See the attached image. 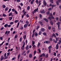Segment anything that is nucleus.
<instances>
[{
	"label": "nucleus",
	"mask_w": 61,
	"mask_h": 61,
	"mask_svg": "<svg viewBox=\"0 0 61 61\" xmlns=\"http://www.w3.org/2000/svg\"><path fill=\"white\" fill-rule=\"evenodd\" d=\"M44 20H45L47 22H48V20L46 18H44Z\"/></svg>",
	"instance_id": "nucleus-16"
},
{
	"label": "nucleus",
	"mask_w": 61,
	"mask_h": 61,
	"mask_svg": "<svg viewBox=\"0 0 61 61\" xmlns=\"http://www.w3.org/2000/svg\"><path fill=\"white\" fill-rule=\"evenodd\" d=\"M58 38H57L56 37V40L57 41L58 40Z\"/></svg>",
	"instance_id": "nucleus-49"
},
{
	"label": "nucleus",
	"mask_w": 61,
	"mask_h": 61,
	"mask_svg": "<svg viewBox=\"0 0 61 61\" xmlns=\"http://www.w3.org/2000/svg\"><path fill=\"white\" fill-rule=\"evenodd\" d=\"M45 54L44 53L42 54V56H43L44 57H45Z\"/></svg>",
	"instance_id": "nucleus-50"
},
{
	"label": "nucleus",
	"mask_w": 61,
	"mask_h": 61,
	"mask_svg": "<svg viewBox=\"0 0 61 61\" xmlns=\"http://www.w3.org/2000/svg\"><path fill=\"white\" fill-rule=\"evenodd\" d=\"M60 23L59 22H58V23H56L57 25H58V29L59 30H60L61 29L59 26Z\"/></svg>",
	"instance_id": "nucleus-2"
},
{
	"label": "nucleus",
	"mask_w": 61,
	"mask_h": 61,
	"mask_svg": "<svg viewBox=\"0 0 61 61\" xmlns=\"http://www.w3.org/2000/svg\"><path fill=\"white\" fill-rule=\"evenodd\" d=\"M43 35H46V33H43Z\"/></svg>",
	"instance_id": "nucleus-56"
},
{
	"label": "nucleus",
	"mask_w": 61,
	"mask_h": 61,
	"mask_svg": "<svg viewBox=\"0 0 61 61\" xmlns=\"http://www.w3.org/2000/svg\"><path fill=\"white\" fill-rule=\"evenodd\" d=\"M8 44H9V43H5V45L6 46H7L8 45Z\"/></svg>",
	"instance_id": "nucleus-42"
},
{
	"label": "nucleus",
	"mask_w": 61,
	"mask_h": 61,
	"mask_svg": "<svg viewBox=\"0 0 61 61\" xmlns=\"http://www.w3.org/2000/svg\"><path fill=\"white\" fill-rule=\"evenodd\" d=\"M35 0H32V1L30 3L31 4H32L34 3V1Z\"/></svg>",
	"instance_id": "nucleus-14"
},
{
	"label": "nucleus",
	"mask_w": 61,
	"mask_h": 61,
	"mask_svg": "<svg viewBox=\"0 0 61 61\" xmlns=\"http://www.w3.org/2000/svg\"><path fill=\"white\" fill-rule=\"evenodd\" d=\"M22 38L21 37L20 38V41L21 42L22 41Z\"/></svg>",
	"instance_id": "nucleus-43"
},
{
	"label": "nucleus",
	"mask_w": 61,
	"mask_h": 61,
	"mask_svg": "<svg viewBox=\"0 0 61 61\" xmlns=\"http://www.w3.org/2000/svg\"><path fill=\"white\" fill-rule=\"evenodd\" d=\"M50 15L51 16V19H55V18L52 16V15L51 13Z\"/></svg>",
	"instance_id": "nucleus-5"
},
{
	"label": "nucleus",
	"mask_w": 61,
	"mask_h": 61,
	"mask_svg": "<svg viewBox=\"0 0 61 61\" xmlns=\"http://www.w3.org/2000/svg\"><path fill=\"white\" fill-rule=\"evenodd\" d=\"M8 7H6L5 9V11H6L8 10Z\"/></svg>",
	"instance_id": "nucleus-38"
},
{
	"label": "nucleus",
	"mask_w": 61,
	"mask_h": 61,
	"mask_svg": "<svg viewBox=\"0 0 61 61\" xmlns=\"http://www.w3.org/2000/svg\"><path fill=\"white\" fill-rule=\"evenodd\" d=\"M10 52H9L7 53V56H9L10 55Z\"/></svg>",
	"instance_id": "nucleus-32"
},
{
	"label": "nucleus",
	"mask_w": 61,
	"mask_h": 61,
	"mask_svg": "<svg viewBox=\"0 0 61 61\" xmlns=\"http://www.w3.org/2000/svg\"><path fill=\"white\" fill-rule=\"evenodd\" d=\"M2 15L3 17H5L6 16V15L4 14H3Z\"/></svg>",
	"instance_id": "nucleus-29"
},
{
	"label": "nucleus",
	"mask_w": 61,
	"mask_h": 61,
	"mask_svg": "<svg viewBox=\"0 0 61 61\" xmlns=\"http://www.w3.org/2000/svg\"><path fill=\"white\" fill-rule=\"evenodd\" d=\"M48 20H51V17L50 16L48 18Z\"/></svg>",
	"instance_id": "nucleus-19"
},
{
	"label": "nucleus",
	"mask_w": 61,
	"mask_h": 61,
	"mask_svg": "<svg viewBox=\"0 0 61 61\" xmlns=\"http://www.w3.org/2000/svg\"><path fill=\"white\" fill-rule=\"evenodd\" d=\"M56 53L55 52L54 54V55L55 56H56Z\"/></svg>",
	"instance_id": "nucleus-63"
},
{
	"label": "nucleus",
	"mask_w": 61,
	"mask_h": 61,
	"mask_svg": "<svg viewBox=\"0 0 61 61\" xmlns=\"http://www.w3.org/2000/svg\"><path fill=\"white\" fill-rule=\"evenodd\" d=\"M29 49V46L27 45L26 46V50H28Z\"/></svg>",
	"instance_id": "nucleus-11"
},
{
	"label": "nucleus",
	"mask_w": 61,
	"mask_h": 61,
	"mask_svg": "<svg viewBox=\"0 0 61 61\" xmlns=\"http://www.w3.org/2000/svg\"><path fill=\"white\" fill-rule=\"evenodd\" d=\"M28 25H27L26 24H25L24 25V28H26L27 26Z\"/></svg>",
	"instance_id": "nucleus-17"
},
{
	"label": "nucleus",
	"mask_w": 61,
	"mask_h": 61,
	"mask_svg": "<svg viewBox=\"0 0 61 61\" xmlns=\"http://www.w3.org/2000/svg\"><path fill=\"white\" fill-rule=\"evenodd\" d=\"M12 17H10L9 18V20H12Z\"/></svg>",
	"instance_id": "nucleus-23"
},
{
	"label": "nucleus",
	"mask_w": 61,
	"mask_h": 61,
	"mask_svg": "<svg viewBox=\"0 0 61 61\" xmlns=\"http://www.w3.org/2000/svg\"><path fill=\"white\" fill-rule=\"evenodd\" d=\"M10 33V31H6L5 33V34H7V35H8V34L9 33Z\"/></svg>",
	"instance_id": "nucleus-12"
},
{
	"label": "nucleus",
	"mask_w": 61,
	"mask_h": 61,
	"mask_svg": "<svg viewBox=\"0 0 61 61\" xmlns=\"http://www.w3.org/2000/svg\"><path fill=\"white\" fill-rule=\"evenodd\" d=\"M30 9V7L29 6H28L27 7V9L28 10H29Z\"/></svg>",
	"instance_id": "nucleus-27"
},
{
	"label": "nucleus",
	"mask_w": 61,
	"mask_h": 61,
	"mask_svg": "<svg viewBox=\"0 0 61 61\" xmlns=\"http://www.w3.org/2000/svg\"><path fill=\"white\" fill-rule=\"evenodd\" d=\"M26 35H24V39H25L26 38Z\"/></svg>",
	"instance_id": "nucleus-55"
},
{
	"label": "nucleus",
	"mask_w": 61,
	"mask_h": 61,
	"mask_svg": "<svg viewBox=\"0 0 61 61\" xmlns=\"http://www.w3.org/2000/svg\"><path fill=\"white\" fill-rule=\"evenodd\" d=\"M56 3L58 5H59V3L58 1H56Z\"/></svg>",
	"instance_id": "nucleus-39"
},
{
	"label": "nucleus",
	"mask_w": 61,
	"mask_h": 61,
	"mask_svg": "<svg viewBox=\"0 0 61 61\" xmlns=\"http://www.w3.org/2000/svg\"><path fill=\"white\" fill-rule=\"evenodd\" d=\"M53 41L56 43L57 42V41H56L55 39H53Z\"/></svg>",
	"instance_id": "nucleus-24"
},
{
	"label": "nucleus",
	"mask_w": 61,
	"mask_h": 61,
	"mask_svg": "<svg viewBox=\"0 0 61 61\" xmlns=\"http://www.w3.org/2000/svg\"><path fill=\"white\" fill-rule=\"evenodd\" d=\"M4 56H2L0 59V60L1 61L3 60L4 59Z\"/></svg>",
	"instance_id": "nucleus-13"
},
{
	"label": "nucleus",
	"mask_w": 61,
	"mask_h": 61,
	"mask_svg": "<svg viewBox=\"0 0 61 61\" xmlns=\"http://www.w3.org/2000/svg\"><path fill=\"white\" fill-rule=\"evenodd\" d=\"M32 45L33 46V48H35L36 47V46L35 45Z\"/></svg>",
	"instance_id": "nucleus-22"
},
{
	"label": "nucleus",
	"mask_w": 61,
	"mask_h": 61,
	"mask_svg": "<svg viewBox=\"0 0 61 61\" xmlns=\"http://www.w3.org/2000/svg\"><path fill=\"white\" fill-rule=\"evenodd\" d=\"M38 51L39 52V53H41V51L40 49H38Z\"/></svg>",
	"instance_id": "nucleus-36"
},
{
	"label": "nucleus",
	"mask_w": 61,
	"mask_h": 61,
	"mask_svg": "<svg viewBox=\"0 0 61 61\" xmlns=\"http://www.w3.org/2000/svg\"><path fill=\"white\" fill-rule=\"evenodd\" d=\"M15 58H16L15 57H14L12 59V60H15Z\"/></svg>",
	"instance_id": "nucleus-47"
},
{
	"label": "nucleus",
	"mask_w": 61,
	"mask_h": 61,
	"mask_svg": "<svg viewBox=\"0 0 61 61\" xmlns=\"http://www.w3.org/2000/svg\"><path fill=\"white\" fill-rule=\"evenodd\" d=\"M46 12H44V10H43L42 11H40V12L41 13H45Z\"/></svg>",
	"instance_id": "nucleus-9"
},
{
	"label": "nucleus",
	"mask_w": 61,
	"mask_h": 61,
	"mask_svg": "<svg viewBox=\"0 0 61 61\" xmlns=\"http://www.w3.org/2000/svg\"><path fill=\"white\" fill-rule=\"evenodd\" d=\"M25 42H24V43L23 44L22 47H21V49H22V50H24V46L25 45Z\"/></svg>",
	"instance_id": "nucleus-1"
},
{
	"label": "nucleus",
	"mask_w": 61,
	"mask_h": 61,
	"mask_svg": "<svg viewBox=\"0 0 61 61\" xmlns=\"http://www.w3.org/2000/svg\"><path fill=\"white\" fill-rule=\"evenodd\" d=\"M19 22H18L17 24V28L18 27V26H19Z\"/></svg>",
	"instance_id": "nucleus-37"
},
{
	"label": "nucleus",
	"mask_w": 61,
	"mask_h": 61,
	"mask_svg": "<svg viewBox=\"0 0 61 61\" xmlns=\"http://www.w3.org/2000/svg\"><path fill=\"white\" fill-rule=\"evenodd\" d=\"M59 20L61 22V16L60 17L59 19Z\"/></svg>",
	"instance_id": "nucleus-64"
},
{
	"label": "nucleus",
	"mask_w": 61,
	"mask_h": 61,
	"mask_svg": "<svg viewBox=\"0 0 61 61\" xmlns=\"http://www.w3.org/2000/svg\"><path fill=\"white\" fill-rule=\"evenodd\" d=\"M23 27H21V28H20V29L21 30H22L23 29Z\"/></svg>",
	"instance_id": "nucleus-54"
},
{
	"label": "nucleus",
	"mask_w": 61,
	"mask_h": 61,
	"mask_svg": "<svg viewBox=\"0 0 61 61\" xmlns=\"http://www.w3.org/2000/svg\"><path fill=\"white\" fill-rule=\"evenodd\" d=\"M12 15V13L11 12L10 14L9 15V16H10L11 15Z\"/></svg>",
	"instance_id": "nucleus-48"
},
{
	"label": "nucleus",
	"mask_w": 61,
	"mask_h": 61,
	"mask_svg": "<svg viewBox=\"0 0 61 61\" xmlns=\"http://www.w3.org/2000/svg\"><path fill=\"white\" fill-rule=\"evenodd\" d=\"M39 23L42 26L43 25V24L42 23V22L40 21L39 22Z\"/></svg>",
	"instance_id": "nucleus-20"
},
{
	"label": "nucleus",
	"mask_w": 61,
	"mask_h": 61,
	"mask_svg": "<svg viewBox=\"0 0 61 61\" xmlns=\"http://www.w3.org/2000/svg\"><path fill=\"white\" fill-rule=\"evenodd\" d=\"M49 13H50V12L49 11H48L46 13V14L47 15H48Z\"/></svg>",
	"instance_id": "nucleus-61"
},
{
	"label": "nucleus",
	"mask_w": 61,
	"mask_h": 61,
	"mask_svg": "<svg viewBox=\"0 0 61 61\" xmlns=\"http://www.w3.org/2000/svg\"><path fill=\"white\" fill-rule=\"evenodd\" d=\"M29 56L30 58H31L32 57V55L31 54H30L29 55Z\"/></svg>",
	"instance_id": "nucleus-15"
},
{
	"label": "nucleus",
	"mask_w": 61,
	"mask_h": 61,
	"mask_svg": "<svg viewBox=\"0 0 61 61\" xmlns=\"http://www.w3.org/2000/svg\"><path fill=\"white\" fill-rule=\"evenodd\" d=\"M20 54L18 55V59H19V58L20 57Z\"/></svg>",
	"instance_id": "nucleus-26"
},
{
	"label": "nucleus",
	"mask_w": 61,
	"mask_h": 61,
	"mask_svg": "<svg viewBox=\"0 0 61 61\" xmlns=\"http://www.w3.org/2000/svg\"><path fill=\"white\" fill-rule=\"evenodd\" d=\"M52 47V46H50L48 47V49H51Z\"/></svg>",
	"instance_id": "nucleus-41"
},
{
	"label": "nucleus",
	"mask_w": 61,
	"mask_h": 61,
	"mask_svg": "<svg viewBox=\"0 0 61 61\" xmlns=\"http://www.w3.org/2000/svg\"><path fill=\"white\" fill-rule=\"evenodd\" d=\"M18 8L20 10H21V7L20 6H19L18 7Z\"/></svg>",
	"instance_id": "nucleus-44"
},
{
	"label": "nucleus",
	"mask_w": 61,
	"mask_h": 61,
	"mask_svg": "<svg viewBox=\"0 0 61 61\" xmlns=\"http://www.w3.org/2000/svg\"><path fill=\"white\" fill-rule=\"evenodd\" d=\"M13 22H11L10 23V25H12V24H13Z\"/></svg>",
	"instance_id": "nucleus-53"
},
{
	"label": "nucleus",
	"mask_w": 61,
	"mask_h": 61,
	"mask_svg": "<svg viewBox=\"0 0 61 61\" xmlns=\"http://www.w3.org/2000/svg\"><path fill=\"white\" fill-rule=\"evenodd\" d=\"M7 26L8 27V24H6L4 25V27H6Z\"/></svg>",
	"instance_id": "nucleus-33"
},
{
	"label": "nucleus",
	"mask_w": 61,
	"mask_h": 61,
	"mask_svg": "<svg viewBox=\"0 0 61 61\" xmlns=\"http://www.w3.org/2000/svg\"><path fill=\"white\" fill-rule=\"evenodd\" d=\"M32 44L33 45H34L35 44V42L34 41H32Z\"/></svg>",
	"instance_id": "nucleus-51"
},
{
	"label": "nucleus",
	"mask_w": 61,
	"mask_h": 61,
	"mask_svg": "<svg viewBox=\"0 0 61 61\" xmlns=\"http://www.w3.org/2000/svg\"><path fill=\"white\" fill-rule=\"evenodd\" d=\"M23 12L24 13V14L23 15H26V12L25 11V10L24 9L23 11Z\"/></svg>",
	"instance_id": "nucleus-6"
},
{
	"label": "nucleus",
	"mask_w": 61,
	"mask_h": 61,
	"mask_svg": "<svg viewBox=\"0 0 61 61\" xmlns=\"http://www.w3.org/2000/svg\"><path fill=\"white\" fill-rule=\"evenodd\" d=\"M12 11L13 12H14L15 11V10L14 9H13L12 10Z\"/></svg>",
	"instance_id": "nucleus-45"
},
{
	"label": "nucleus",
	"mask_w": 61,
	"mask_h": 61,
	"mask_svg": "<svg viewBox=\"0 0 61 61\" xmlns=\"http://www.w3.org/2000/svg\"><path fill=\"white\" fill-rule=\"evenodd\" d=\"M18 21H19L18 20H15V23H17L18 22Z\"/></svg>",
	"instance_id": "nucleus-25"
},
{
	"label": "nucleus",
	"mask_w": 61,
	"mask_h": 61,
	"mask_svg": "<svg viewBox=\"0 0 61 61\" xmlns=\"http://www.w3.org/2000/svg\"><path fill=\"white\" fill-rule=\"evenodd\" d=\"M48 54H47L46 56V58H47L48 56Z\"/></svg>",
	"instance_id": "nucleus-40"
},
{
	"label": "nucleus",
	"mask_w": 61,
	"mask_h": 61,
	"mask_svg": "<svg viewBox=\"0 0 61 61\" xmlns=\"http://www.w3.org/2000/svg\"><path fill=\"white\" fill-rule=\"evenodd\" d=\"M52 10V8H50L49 9V10Z\"/></svg>",
	"instance_id": "nucleus-58"
},
{
	"label": "nucleus",
	"mask_w": 61,
	"mask_h": 61,
	"mask_svg": "<svg viewBox=\"0 0 61 61\" xmlns=\"http://www.w3.org/2000/svg\"><path fill=\"white\" fill-rule=\"evenodd\" d=\"M5 41H4L2 42V43L0 44V47H1V45H3V44L5 42Z\"/></svg>",
	"instance_id": "nucleus-18"
},
{
	"label": "nucleus",
	"mask_w": 61,
	"mask_h": 61,
	"mask_svg": "<svg viewBox=\"0 0 61 61\" xmlns=\"http://www.w3.org/2000/svg\"><path fill=\"white\" fill-rule=\"evenodd\" d=\"M39 28V26H37L36 27V29L38 30Z\"/></svg>",
	"instance_id": "nucleus-34"
},
{
	"label": "nucleus",
	"mask_w": 61,
	"mask_h": 61,
	"mask_svg": "<svg viewBox=\"0 0 61 61\" xmlns=\"http://www.w3.org/2000/svg\"><path fill=\"white\" fill-rule=\"evenodd\" d=\"M2 7L3 8H5L6 6L5 5H3L2 6Z\"/></svg>",
	"instance_id": "nucleus-21"
},
{
	"label": "nucleus",
	"mask_w": 61,
	"mask_h": 61,
	"mask_svg": "<svg viewBox=\"0 0 61 61\" xmlns=\"http://www.w3.org/2000/svg\"><path fill=\"white\" fill-rule=\"evenodd\" d=\"M53 0H50V2H51L52 3H53Z\"/></svg>",
	"instance_id": "nucleus-30"
},
{
	"label": "nucleus",
	"mask_w": 61,
	"mask_h": 61,
	"mask_svg": "<svg viewBox=\"0 0 61 61\" xmlns=\"http://www.w3.org/2000/svg\"><path fill=\"white\" fill-rule=\"evenodd\" d=\"M41 31H40L39 32V35H41Z\"/></svg>",
	"instance_id": "nucleus-52"
},
{
	"label": "nucleus",
	"mask_w": 61,
	"mask_h": 61,
	"mask_svg": "<svg viewBox=\"0 0 61 61\" xmlns=\"http://www.w3.org/2000/svg\"><path fill=\"white\" fill-rule=\"evenodd\" d=\"M6 53H5L4 54V56L5 57H6Z\"/></svg>",
	"instance_id": "nucleus-60"
},
{
	"label": "nucleus",
	"mask_w": 61,
	"mask_h": 61,
	"mask_svg": "<svg viewBox=\"0 0 61 61\" xmlns=\"http://www.w3.org/2000/svg\"><path fill=\"white\" fill-rule=\"evenodd\" d=\"M45 30V29L44 28H42L41 29V31H42L44 32Z\"/></svg>",
	"instance_id": "nucleus-8"
},
{
	"label": "nucleus",
	"mask_w": 61,
	"mask_h": 61,
	"mask_svg": "<svg viewBox=\"0 0 61 61\" xmlns=\"http://www.w3.org/2000/svg\"><path fill=\"white\" fill-rule=\"evenodd\" d=\"M40 45V43L39 42L38 43L37 45L38 47Z\"/></svg>",
	"instance_id": "nucleus-28"
},
{
	"label": "nucleus",
	"mask_w": 61,
	"mask_h": 61,
	"mask_svg": "<svg viewBox=\"0 0 61 61\" xmlns=\"http://www.w3.org/2000/svg\"><path fill=\"white\" fill-rule=\"evenodd\" d=\"M26 23L27 24V25H28L29 23L27 21H26Z\"/></svg>",
	"instance_id": "nucleus-46"
},
{
	"label": "nucleus",
	"mask_w": 61,
	"mask_h": 61,
	"mask_svg": "<svg viewBox=\"0 0 61 61\" xmlns=\"http://www.w3.org/2000/svg\"><path fill=\"white\" fill-rule=\"evenodd\" d=\"M11 26V25H7V27H10Z\"/></svg>",
	"instance_id": "nucleus-59"
},
{
	"label": "nucleus",
	"mask_w": 61,
	"mask_h": 61,
	"mask_svg": "<svg viewBox=\"0 0 61 61\" xmlns=\"http://www.w3.org/2000/svg\"><path fill=\"white\" fill-rule=\"evenodd\" d=\"M42 58H40V59L39 60V61H42Z\"/></svg>",
	"instance_id": "nucleus-57"
},
{
	"label": "nucleus",
	"mask_w": 61,
	"mask_h": 61,
	"mask_svg": "<svg viewBox=\"0 0 61 61\" xmlns=\"http://www.w3.org/2000/svg\"><path fill=\"white\" fill-rule=\"evenodd\" d=\"M56 6V5H52L51 4H50L49 6H52V8H53V7Z\"/></svg>",
	"instance_id": "nucleus-4"
},
{
	"label": "nucleus",
	"mask_w": 61,
	"mask_h": 61,
	"mask_svg": "<svg viewBox=\"0 0 61 61\" xmlns=\"http://www.w3.org/2000/svg\"><path fill=\"white\" fill-rule=\"evenodd\" d=\"M51 24V25H52L53 24V22H52V21H51V22H50Z\"/></svg>",
	"instance_id": "nucleus-31"
},
{
	"label": "nucleus",
	"mask_w": 61,
	"mask_h": 61,
	"mask_svg": "<svg viewBox=\"0 0 61 61\" xmlns=\"http://www.w3.org/2000/svg\"><path fill=\"white\" fill-rule=\"evenodd\" d=\"M44 4V5L45 6L46 5V1L45 0H44L43 1Z\"/></svg>",
	"instance_id": "nucleus-7"
},
{
	"label": "nucleus",
	"mask_w": 61,
	"mask_h": 61,
	"mask_svg": "<svg viewBox=\"0 0 61 61\" xmlns=\"http://www.w3.org/2000/svg\"><path fill=\"white\" fill-rule=\"evenodd\" d=\"M38 8H37L34 11H33V14H34V13H36V11H37V12H38V11H38Z\"/></svg>",
	"instance_id": "nucleus-3"
},
{
	"label": "nucleus",
	"mask_w": 61,
	"mask_h": 61,
	"mask_svg": "<svg viewBox=\"0 0 61 61\" xmlns=\"http://www.w3.org/2000/svg\"><path fill=\"white\" fill-rule=\"evenodd\" d=\"M4 29V27H2V28H1L0 29V30H3Z\"/></svg>",
	"instance_id": "nucleus-62"
},
{
	"label": "nucleus",
	"mask_w": 61,
	"mask_h": 61,
	"mask_svg": "<svg viewBox=\"0 0 61 61\" xmlns=\"http://www.w3.org/2000/svg\"><path fill=\"white\" fill-rule=\"evenodd\" d=\"M56 49L57 50L58 48V44H57L56 45Z\"/></svg>",
	"instance_id": "nucleus-10"
},
{
	"label": "nucleus",
	"mask_w": 61,
	"mask_h": 61,
	"mask_svg": "<svg viewBox=\"0 0 61 61\" xmlns=\"http://www.w3.org/2000/svg\"><path fill=\"white\" fill-rule=\"evenodd\" d=\"M35 36H37L38 35V33H36V32L35 33Z\"/></svg>",
	"instance_id": "nucleus-35"
}]
</instances>
